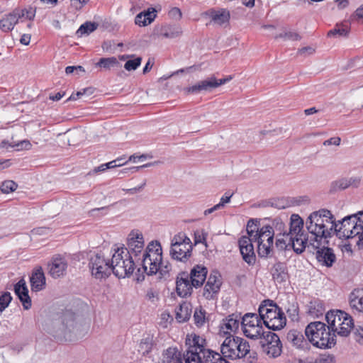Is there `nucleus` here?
<instances>
[{
  "label": "nucleus",
  "mask_w": 363,
  "mask_h": 363,
  "mask_svg": "<svg viewBox=\"0 0 363 363\" xmlns=\"http://www.w3.org/2000/svg\"><path fill=\"white\" fill-rule=\"evenodd\" d=\"M355 216L348 215L336 222L330 211L320 209L311 213L306 219V233L303 220L298 214H292L289 230L277 236L276 247L281 251L293 250L296 255H301L306 247L317 249L322 245L323 240L334 235L340 239H350L357 245L362 228L357 225Z\"/></svg>",
  "instance_id": "obj_1"
},
{
  "label": "nucleus",
  "mask_w": 363,
  "mask_h": 363,
  "mask_svg": "<svg viewBox=\"0 0 363 363\" xmlns=\"http://www.w3.org/2000/svg\"><path fill=\"white\" fill-rule=\"evenodd\" d=\"M142 267L147 275L158 272L161 278L169 276L172 265L168 261L162 260V248L158 241H151L147 245L143 255Z\"/></svg>",
  "instance_id": "obj_2"
},
{
  "label": "nucleus",
  "mask_w": 363,
  "mask_h": 363,
  "mask_svg": "<svg viewBox=\"0 0 363 363\" xmlns=\"http://www.w3.org/2000/svg\"><path fill=\"white\" fill-rule=\"evenodd\" d=\"M258 313L266 328L279 330L286 324L283 310L272 300H264L259 306Z\"/></svg>",
  "instance_id": "obj_3"
},
{
  "label": "nucleus",
  "mask_w": 363,
  "mask_h": 363,
  "mask_svg": "<svg viewBox=\"0 0 363 363\" xmlns=\"http://www.w3.org/2000/svg\"><path fill=\"white\" fill-rule=\"evenodd\" d=\"M308 341L320 349L331 348L336 344V335L329 330L326 325L320 321L309 323L305 330Z\"/></svg>",
  "instance_id": "obj_4"
},
{
  "label": "nucleus",
  "mask_w": 363,
  "mask_h": 363,
  "mask_svg": "<svg viewBox=\"0 0 363 363\" xmlns=\"http://www.w3.org/2000/svg\"><path fill=\"white\" fill-rule=\"evenodd\" d=\"M220 351L223 357L231 359L245 357L250 353L249 342L242 337L229 335L225 337L220 346Z\"/></svg>",
  "instance_id": "obj_5"
},
{
  "label": "nucleus",
  "mask_w": 363,
  "mask_h": 363,
  "mask_svg": "<svg viewBox=\"0 0 363 363\" xmlns=\"http://www.w3.org/2000/svg\"><path fill=\"white\" fill-rule=\"evenodd\" d=\"M125 252V247L117 248L111 260L112 272L118 278H125L131 275L138 263L131 257H126Z\"/></svg>",
  "instance_id": "obj_6"
},
{
  "label": "nucleus",
  "mask_w": 363,
  "mask_h": 363,
  "mask_svg": "<svg viewBox=\"0 0 363 363\" xmlns=\"http://www.w3.org/2000/svg\"><path fill=\"white\" fill-rule=\"evenodd\" d=\"M242 328L245 335L251 339L264 337L267 334L263 330V321L259 313H248L242 318Z\"/></svg>",
  "instance_id": "obj_7"
},
{
  "label": "nucleus",
  "mask_w": 363,
  "mask_h": 363,
  "mask_svg": "<svg viewBox=\"0 0 363 363\" xmlns=\"http://www.w3.org/2000/svg\"><path fill=\"white\" fill-rule=\"evenodd\" d=\"M205 340L195 334L188 335L186 345L188 349L184 358L185 363H203L201 356L207 350L204 347Z\"/></svg>",
  "instance_id": "obj_8"
},
{
  "label": "nucleus",
  "mask_w": 363,
  "mask_h": 363,
  "mask_svg": "<svg viewBox=\"0 0 363 363\" xmlns=\"http://www.w3.org/2000/svg\"><path fill=\"white\" fill-rule=\"evenodd\" d=\"M274 229L269 225L262 226L255 234L253 240L257 243V252L261 257H267L269 255L274 242Z\"/></svg>",
  "instance_id": "obj_9"
},
{
  "label": "nucleus",
  "mask_w": 363,
  "mask_h": 363,
  "mask_svg": "<svg viewBox=\"0 0 363 363\" xmlns=\"http://www.w3.org/2000/svg\"><path fill=\"white\" fill-rule=\"evenodd\" d=\"M89 267L92 277L96 279L106 278L112 272L111 260L106 259L104 255L100 254L90 256Z\"/></svg>",
  "instance_id": "obj_10"
},
{
  "label": "nucleus",
  "mask_w": 363,
  "mask_h": 363,
  "mask_svg": "<svg viewBox=\"0 0 363 363\" xmlns=\"http://www.w3.org/2000/svg\"><path fill=\"white\" fill-rule=\"evenodd\" d=\"M125 249V255L131 257L135 261H140L142 264L143 255L144 252V240L141 233L132 232L128 239V248Z\"/></svg>",
  "instance_id": "obj_11"
},
{
  "label": "nucleus",
  "mask_w": 363,
  "mask_h": 363,
  "mask_svg": "<svg viewBox=\"0 0 363 363\" xmlns=\"http://www.w3.org/2000/svg\"><path fill=\"white\" fill-rule=\"evenodd\" d=\"M260 344L263 351L272 357H277L281 353L282 345L279 336L270 331H267L264 337L261 338Z\"/></svg>",
  "instance_id": "obj_12"
},
{
  "label": "nucleus",
  "mask_w": 363,
  "mask_h": 363,
  "mask_svg": "<svg viewBox=\"0 0 363 363\" xmlns=\"http://www.w3.org/2000/svg\"><path fill=\"white\" fill-rule=\"evenodd\" d=\"M191 279L189 272L182 271L178 273L176 277V292L182 298L190 296L193 293L194 286L191 285Z\"/></svg>",
  "instance_id": "obj_13"
},
{
  "label": "nucleus",
  "mask_w": 363,
  "mask_h": 363,
  "mask_svg": "<svg viewBox=\"0 0 363 363\" xmlns=\"http://www.w3.org/2000/svg\"><path fill=\"white\" fill-rule=\"evenodd\" d=\"M220 276L218 272H213L208 277L207 282L203 288V296L208 300L213 299L217 294L221 286Z\"/></svg>",
  "instance_id": "obj_14"
},
{
  "label": "nucleus",
  "mask_w": 363,
  "mask_h": 363,
  "mask_svg": "<svg viewBox=\"0 0 363 363\" xmlns=\"http://www.w3.org/2000/svg\"><path fill=\"white\" fill-rule=\"evenodd\" d=\"M252 242H254L253 238L247 236L241 237L238 241L242 258L250 265L254 264L256 260Z\"/></svg>",
  "instance_id": "obj_15"
},
{
  "label": "nucleus",
  "mask_w": 363,
  "mask_h": 363,
  "mask_svg": "<svg viewBox=\"0 0 363 363\" xmlns=\"http://www.w3.org/2000/svg\"><path fill=\"white\" fill-rule=\"evenodd\" d=\"M48 268L50 275L52 278L57 279L66 274L67 262L62 256L55 255L48 264Z\"/></svg>",
  "instance_id": "obj_16"
},
{
  "label": "nucleus",
  "mask_w": 363,
  "mask_h": 363,
  "mask_svg": "<svg viewBox=\"0 0 363 363\" xmlns=\"http://www.w3.org/2000/svg\"><path fill=\"white\" fill-rule=\"evenodd\" d=\"M217 87H218L217 79L215 77H211L197 82L193 86L185 88L184 91L187 94H196L202 91H210Z\"/></svg>",
  "instance_id": "obj_17"
},
{
  "label": "nucleus",
  "mask_w": 363,
  "mask_h": 363,
  "mask_svg": "<svg viewBox=\"0 0 363 363\" xmlns=\"http://www.w3.org/2000/svg\"><path fill=\"white\" fill-rule=\"evenodd\" d=\"M310 251L316 250V259L323 265L328 267H332L336 260L335 255L333 252V250L328 247L321 245L317 249H313L311 247H306Z\"/></svg>",
  "instance_id": "obj_18"
},
{
  "label": "nucleus",
  "mask_w": 363,
  "mask_h": 363,
  "mask_svg": "<svg viewBox=\"0 0 363 363\" xmlns=\"http://www.w3.org/2000/svg\"><path fill=\"white\" fill-rule=\"evenodd\" d=\"M208 269L201 264H196L191 269L189 276L191 279V285L198 289L203 286L207 278Z\"/></svg>",
  "instance_id": "obj_19"
},
{
  "label": "nucleus",
  "mask_w": 363,
  "mask_h": 363,
  "mask_svg": "<svg viewBox=\"0 0 363 363\" xmlns=\"http://www.w3.org/2000/svg\"><path fill=\"white\" fill-rule=\"evenodd\" d=\"M311 202V199L309 195H301L298 196H278L273 197L268 200L267 204H301L308 203Z\"/></svg>",
  "instance_id": "obj_20"
},
{
  "label": "nucleus",
  "mask_w": 363,
  "mask_h": 363,
  "mask_svg": "<svg viewBox=\"0 0 363 363\" xmlns=\"http://www.w3.org/2000/svg\"><path fill=\"white\" fill-rule=\"evenodd\" d=\"M14 291L21 302L22 303L23 307L26 310H28L31 308V299L28 295V290L26 286V281L23 279L19 280L14 285Z\"/></svg>",
  "instance_id": "obj_21"
},
{
  "label": "nucleus",
  "mask_w": 363,
  "mask_h": 363,
  "mask_svg": "<svg viewBox=\"0 0 363 363\" xmlns=\"http://www.w3.org/2000/svg\"><path fill=\"white\" fill-rule=\"evenodd\" d=\"M345 317H347V313L345 311L340 310L328 311L325 315V319L328 324V328L329 330H332L335 334V330L340 327V325L342 323L341 320Z\"/></svg>",
  "instance_id": "obj_22"
},
{
  "label": "nucleus",
  "mask_w": 363,
  "mask_h": 363,
  "mask_svg": "<svg viewBox=\"0 0 363 363\" xmlns=\"http://www.w3.org/2000/svg\"><path fill=\"white\" fill-rule=\"evenodd\" d=\"M193 247L171 245L169 254L172 259L185 262L191 256Z\"/></svg>",
  "instance_id": "obj_23"
},
{
  "label": "nucleus",
  "mask_w": 363,
  "mask_h": 363,
  "mask_svg": "<svg viewBox=\"0 0 363 363\" xmlns=\"http://www.w3.org/2000/svg\"><path fill=\"white\" fill-rule=\"evenodd\" d=\"M31 291L38 292L45 288V277L41 267L35 269L30 277Z\"/></svg>",
  "instance_id": "obj_24"
},
{
  "label": "nucleus",
  "mask_w": 363,
  "mask_h": 363,
  "mask_svg": "<svg viewBox=\"0 0 363 363\" xmlns=\"http://www.w3.org/2000/svg\"><path fill=\"white\" fill-rule=\"evenodd\" d=\"M23 13H20L15 10L5 16L0 20V28L4 32H9L12 30L15 25L21 20V16Z\"/></svg>",
  "instance_id": "obj_25"
},
{
  "label": "nucleus",
  "mask_w": 363,
  "mask_h": 363,
  "mask_svg": "<svg viewBox=\"0 0 363 363\" xmlns=\"http://www.w3.org/2000/svg\"><path fill=\"white\" fill-rule=\"evenodd\" d=\"M287 340L298 349H309V341L303 337L301 332L297 330H291L286 335Z\"/></svg>",
  "instance_id": "obj_26"
},
{
  "label": "nucleus",
  "mask_w": 363,
  "mask_h": 363,
  "mask_svg": "<svg viewBox=\"0 0 363 363\" xmlns=\"http://www.w3.org/2000/svg\"><path fill=\"white\" fill-rule=\"evenodd\" d=\"M270 272L274 281L279 284L285 282L289 278L286 267L284 263L281 262H276L272 266Z\"/></svg>",
  "instance_id": "obj_27"
},
{
  "label": "nucleus",
  "mask_w": 363,
  "mask_h": 363,
  "mask_svg": "<svg viewBox=\"0 0 363 363\" xmlns=\"http://www.w3.org/2000/svg\"><path fill=\"white\" fill-rule=\"evenodd\" d=\"M184 354L176 347H169L162 355V363H183Z\"/></svg>",
  "instance_id": "obj_28"
},
{
  "label": "nucleus",
  "mask_w": 363,
  "mask_h": 363,
  "mask_svg": "<svg viewBox=\"0 0 363 363\" xmlns=\"http://www.w3.org/2000/svg\"><path fill=\"white\" fill-rule=\"evenodd\" d=\"M204 15L209 16L214 23L220 26L228 22L230 19V13L225 9H220L218 11L210 9L206 11Z\"/></svg>",
  "instance_id": "obj_29"
},
{
  "label": "nucleus",
  "mask_w": 363,
  "mask_h": 363,
  "mask_svg": "<svg viewBox=\"0 0 363 363\" xmlns=\"http://www.w3.org/2000/svg\"><path fill=\"white\" fill-rule=\"evenodd\" d=\"M156 10L150 8L146 11L140 12L135 18V23L139 26H146L150 24L156 18Z\"/></svg>",
  "instance_id": "obj_30"
},
{
  "label": "nucleus",
  "mask_w": 363,
  "mask_h": 363,
  "mask_svg": "<svg viewBox=\"0 0 363 363\" xmlns=\"http://www.w3.org/2000/svg\"><path fill=\"white\" fill-rule=\"evenodd\" d=\"M350 304L352 308L363 312V289H357L350 295Z\"/></svg>",
  "instance_id": "obj_31"
},
{
  "label": "nucleus",
  "mask_w": 363,
  "mask_h": 363,
  "mask_svg": "<svg viewBox=\"0 0 363 363\" xmlns=\"http://www.w3.org/2000/svg\"><path fill=\"white\" fill-rule=\"evenodd\" d=\"M203 363H230L225 357L211 350H207L201 356Z\"/></svg>",
  "instance_id": "obj_32"
},
{
  "label": "nucleus",
  "mask_w": 363,
  "mask_h": 363,
  "mask_svg": "<svg viewBox=\"0 0 363 363\" xmlns=\"http://www.w3.org/2000/svg\"><path fill=\"white\" fill-rule=\"evenodd\" d=\"M191 315V308L189 303L184 302L180 304L176 310V319L179 323H184L190 318Z\"/></svg>",
  "instance_id": "obj_33"
},
{
  "label": "nucleus",
  "mask_w": 363,
  "mask_h": 363,
  "mask_svg": "<svg viewBox=\"0 0 363 363\" xmlns=\"http://www.w3.org/2000/svg\"><path fill=\"white\" fill-rule=\"evenodd\" d=\"M341 321H342V323L340 325V327L337 328L335 334L337 333L342 337H347L350 334L351 329H353L354 326L353 320L352 317L347 314V317H345Z\"/></svg>",
  "instance_id": "obj_34"
},
{
  "label": "nucleus",
  "mask_w": 363,
  "mask_h": 363,
  "mask_svg": "<svg viewBox=\"0 0 363 363\" xmlns=\"http://www.w3.org/2000/svg\"><path fill=\"white\" fill-rule=\"evenodd\" d=\"M182 33V28L177 25H165L161 28V35L166 38H174Z\"/></svg>",
  "instance_id": "obj_35"
},
{
  "label": "nucleus",
  "mask_w": 363,
  "mask_h": 363,
  "mask_svg": "<svg viewBox=\"0 0 363 363\" xmlns=\"http://www.w3.org/2000/svg\"><path fill=\"white\" fill-rule=\"evenodd\" d=\"M240 319V317L238 315H230L225 318V320H223L224 323L221 328L223 329L225 328L230 332L235 331L237 329H238Z\"/></svg>",
  "instance_id": "obj_36"
},
{
  "label": "nucleus",
  "mask_w": 363,
  "mask_h": 363,
  "mask_svg": "<svg viewBox=\"0 0 363 363\" xmlns=\"http://www.w3.org/2000/svg\"><path fill=\"white\" fill-rule=\"evenodd\" d=\"M121 65L120 62L115 57H103L101 58L98 62L96 63V67H99L106 70H109L113 67H118Z\"/></svg>",
  "instance_id": "obj_37"
},
{
  "label": "nucleus",
  "mask_w": 363,
  "mask_h": 363,
  "mask_svg": "<svg viewBox=\"0 0 363 363\" xmlns=\"http://www.w3.org/2000/svg\"><path fill=\"white\" fill-rule=\"evenodd\" d=\"M350 26L347 23L337 24L335 27L328 33L329 37H345L348 35Z\"/></svg>",
  "instance_id": "obj_38"
},
{
  "label": "nucleus",
  "mask_w": 363,
  "mask_h": 363,
  "mask_svg": "<svg viewBox=\"0 0 363 363\" xmlns=\"http://www.w3.org/2000/svg\"><path fill=\"white\" fill-rule=\"evenodd\" d=\"M346 177H340L333 181L329 187V193L333 194L348 188Z\"/></svg>",
  "instance_id": "obj_39"
},
{
  "label": "nucleus",
  "mask_w": 363,
  "mask_h": 363,
  "mask_svg": "<svg viewBox=\"0 0 363 363\" xmlns=\"http://www.w3.org/2000/svg\"><path fill=\"white\" fill-rule=\"evenodd\" d=\"M286 313L292 320H298V304L296 301H289L288 306L285 308Z\"/></svg>",
  "instance_id": "obj_40"
},
{
  "label": "nucleus",
  "mask_w": 363,
  "mask_h": 363,
  "mask_svg": "<svg viewBox=\"0 0 363 363\" xmlns=\"http://www.w3.org/2000/svg\"><path fill=\"white\" fill-rule=\"evenodd\" d=\"M97 26L98 25L96 23L86 22L81 25L77 31V34L79 36H82L83 35H89L91 32L94 31L97 28Z\"/></svg>",
  "instance_id": "obj_41"
},
{
  "label": "nucleus",
  "mask_w": 363,
  "mask_h": 363,
  "mask_svg": "<svg viewBox=\"0 0 363 363\" xmlns=\"http://www.w3.org/2000/svg\"><path fill=\"white\" fill-rule=\"evenodd\" d=\"M259 230V221L256 219H250L248 220L246 228L247 233L248 235L247 237L253 238L255 234L257 233Z\"/></svg>",
  "instance_id": "obj_42"
},
{
  "label": "nucleus",
  "mask_w": 363,
  "mask_h": 363,
  "mask_svg": "<svg viewBox=\"0 0 363 363\" xmlns=\"http://www.w3.org/2000/svg\"><path fill=\"white\" fill-rule=\"evenodd\" d=\"M353 215L355 216V221L358 226L362 227V230H361L360 238L357 239V246H358L359 249H362L363 247V210L359 211Z\"/></svg>",
  "instance_id": "obj_43"
},
{
  "label": "nucleus",
  "mask_w": 363,
  "mask_h": 363,
  "mask_svg": "<svg viewBox=\"0 0 363 363\" xmlns=\"http://www.w3.org/2000/svg\"><path fill=\"white\" fill-rule=\"evenodd\" d=\"M12 300L11 294L8 291L2 292L0 295V315L2 312L9 306Z\"/></svg>",
  "instance_id": "obj_44"
},
{
  "label": "nucleus",
  "mask_w": 363,
  "mask_h": 363,
  "mask_svg": "<svg viewBox=\"0 0 363 363\" xmlns=\"http://www.w3.org/2000/svg\"><path fill=\"white\" fill-rule=\"evenodd\" d=\"M63 328L65 330H70L71 327H73L74 323V315L70 312H67L63 315L62 318Z\"/></svg>",
  "instance_id": "obj_45"
},
{
  "label": "nucleus",
  "mask_w": 363,
  "mask_h": 363,
  "mask_svg": "<svg viewBox=\"0 0 363 363\" xmlns=\"http://www.w3.org/2000/svg\"><path fill=\"white\" fill-rule=\"evenodd\" d=\"M283 38L286 40H300L301 39V35L295 31L289 30L284 33H280L276 36V38Z\"/></svg>",
  "instance_id": "obj_46"
},
{
  "label": "nucleus",
  "mask_w": 363,
  "mask_h": 363,
  "mask_svg": "<svg viewBox=\"0 0 363 363\" xmlns=\"http://www.w3.org/2000/svg\"><path fill=\"white\" fill-rule=\"evenodd\" d=\"M18 187V184L12 180H6L1 185V191L4 194H9L14 191Z\"/></svg>",
  "instance_id": "obj_47"
},
{
  "label": "nucleus",
  "mask_w": 363,
  "mask_h": 363,
  "mask_svg": "<svg viewBox=\"0 0 363 363\" xmlns=\"http://www.w3.org/2000/svg\"><path fill=\"white\" fill-rule=\"evenodd\" d=\"M352 333L354 340L359 344L363 345V325H354L352 329Z\"/></svg>",
  "instance_id": "obj_48"
},
{
  "label": "nucleus",
  "mask_w": 363,
  "mask_h": 363,
  "mask_svg": "<svg viewBox=\"0 0 363 363\" xmlns=\"http://www.w3.org/2000/svg\"><path fill=\"white\" fill-rule=\"evenodd\" d=\"M141 60V57L128 60L125 63L124 68L128 71L135 70L140 65Z\"/></svg>",
  "instance_id": "obj_49"
},
{
  "label": "nucleus",
  "mask_w": 363,
  "mask_h": 363,
  "mask_svg": "<svg viewBox=\"0 0 363 363\" xmlns=\"http://www.w3.org/2000/svg\"><path fill=\"white\" fill-rule=\"evenodd\" d=\"M194 318L195 321V324L197 326H201L205 322V313L201 311V310L198 311H195Z\"/></svg>",
  "instance_id": "obj_50"
},
{
  "label": "nucleus",
  "mask_w": 363,
  "mask_h": 363,
  "mask_svg": "<svg viewBox=\"0 0 363 363\" xmlns=\"http://www.w3.org/2000/svg\"><path fill=\"white\" fill-rule=\"evenodd\" d=\"M348 188H357L361 184L362 179L360 177L354 176L351 177H346Z\"/></svg>",
  "instance_id": "obj_51"
},
{
  "label": "nucleus",
  "mask_w": 363,
  "mask_h": 363,
  "mask_svg": "<svg viewBox=\"0 0 363 363\" xmlns=\"http://www.w3.org/2000/svg\"><path fill=\"white\" fill-rule=\"evenodd\" d=\"M31 143L28 140H23L21 142L12 145L13 147H16L17 150H29L31 147Z\"/></svg>",
  "instance_id": "obj_52"
},
{
  "label": "nucleus",
  "mask_w": 363,
  "mask_h": 363,
  "mask_svg": "<svg viewBox=\"0 0 363 363\" xmlns=\"http://www.w3.org/2000/svg\"><path fill=\"white\" fill-rule=\"evenodd\" d=\"M324 309L321 304H318L317 308L315 306H311L309 309V313L311 315L318 317L320 315H323Z\"/></svg>",
  "instance_id": "obj_53"
},
{
  "label": "nucleus",
  "mask_w": 363,
  "mask_h": 363,
  "mask_svg": "<svg viewBox=\"0 0 363 363\" xmlns=\"http://www.w3.org/2000/svg\"><path fill=\"white\" fill-rule=\"evenodd\" d=\"M15 11H17L20 13H23V16H21V19L26 17V18L29 20L33 19L35 17V11H33L32 9L27 10V9H23V10H17L16 9Z\"/></svg>",
  "instance_id": "obj_54"
},
{
  "label": "nucleus",
  "mask_w": 363,
  "mask_h": 363,
  "mask_svg": "<svg viewBox=\"0 0 363 363\" xmlns=\"http://www.w3.org/2000/svg\"><path fill=\"white\" fill-rule=\"evenodd\" d=\"M169 16L172 19L179 20L182 18V11L179 8L174 7L169 10Z\"/></svg>",
  "instance_id": "obj_55"
},
{
  "label": "nucleus",
  "mask_w": 363,
  "mask_h": 363,
  "mask_svg": "<svg viewBox=\"0 0 363 363\" xmlns=\"http://www.w3.org/2000/svg\"><path fill=\"white\" fill-rule=\"evenodd\" d=\"M184 233H178L175 235L171 240V245L183 246Z\"/></svg>",
  "instance_id": "obj_56"
},
{
  "label": "nucleus",
  "mask_w": 363,
  "mask_h": 363,
  "mask_svg": "<svg viewBox=\"0 0 363 363\" xmlns=\"http://www.w3.org/2000/svg\"><path fill=\"white\" fill-rule=\"evenodd\" d=\"M341 139L339 137L331 138L328 140H326L323 142V145L329 146L331 145H334L338 146L340 144Z\"/></svg>",
  "instance_id": "obj_57"
},
{
  "label": "nucleus",
  "mask_w": 363,
  "mask_h": 363,
  "mask_svg": "<svg viewBox=\"0 0 363 363\" xmlns=\"http://www.w3.org/2000/svg\"><path fill=\"white\" fill-rule=\"evenodd\" d=\"M123 160L122 158H117L116 160H114L113 161H111L109 162L105 163L104 166H106V168L108 169H112L116 167H120L123 164V163H118V161Z\"/></svg>",
  "instance_id": "obj_58"
},
{
  "label": "nucleus",
  "mask_w": 363,
  "mask_h": 363,
  "mask_svg": "<svg viewBox=\"0 0 363 363\" xmlns=\"http://www.w3.org/2000/svg\"><path fill=\"white\" fill-rule=\"evenodd\" d=\"M315 52V50L310 46L304 47L298 50V53L301 55H311Z\"/></svg>",
  "instance_id": "obj_59"
},
{
  "label": "nucleus",
  "mask_w": 363,
  "mask_h": 363,
  "mask_svg": "<svg viewBox=\"0 0 363 363\" xmlns=\"http://www.w3.org/2000/svg\"><path fill=\"white\" fill-rule=\"evenodd\" d=\"M233 196V194L230 192H226L225 194L220 198V201L218 204H225L230 201V198Z\"/></svg>",
  "instance_id": "obj_60"
},
{
  "label": "nucleus",
  "mask_w": 363,
  "mask_h": 363,
  "mask_svg": "<svg viewBox=\"0 0 363 363\" xmlns=\"http://www.w3.org/2000/svg\"><path fill=\"white\" fill-rule=\"evenodd\" d=\"M89 0H71L72 4L77 9H81L89 2Z\"/></svg>",
  "instance_id": "obj_61"
},
{
  "label": "nucleus",
  "mask_w": 363,
  "mask_h": 363,
  "mask_svg": "<svg viewBox=\"0 0 363 363\" xmlns=\"http://www.w3.org/2000/svg\"><path fill=\"white\" fill-rule=\"evenodd\" d=\"M147 156L146 155H133L130 156L129 161H131L133 162H137L138 161H143L146 160Z\"/></svg>",
  "instance_id": "obj_62"
},
{
  "label": "nucleus",
  "mask_w": 363,
  "mask_h": 363,
  "mask_svg": "<svg viewBox=\"0 0 363 363\" xmlns=\"http://www.w3.org/2000/svg\"><path fill=\"white\" fill-rule=\"evenodd\" d=\"M334 361V357L332 355H322L320 357L319 363H331Z\"/></svg>",
  "instance_id": "obj_63"
},
{
  "label": "nucleus",
  "mask_w": 363,
  "mask_h": 363,
  "mask_svg": "<svg viewBox=\"0 0 363 363\" xmlns=\"http://www.w3.org/2000/svg\"><path fill=\"white\" fill-rule=\"evenodd\" d=\"M352 17L357 20L363 19V4L355 11Z\"/></svg>",
  "instance_id": "obj_64"
}]
</instances>
